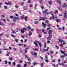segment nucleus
Instances as JSON below:
<instances>
[{"label":"nucleus","mask_w":67,"mask_h":67,"mask_svg":"<svg viewBox=\"0 0 67 67\" xmlns=\"http://www.w3.org/2000/svg\"><path fill=\"white\" fill-rule=\"evenodd\" d=\"M27 30V29L25 28V27H24L23 28V29H21V32L22 33V34H24V32H25V31H26Z\"/></svg>","instance_id":"nucleus-1"},{"label":"nucleus","mask_w":67,"mask_h":67,"mask_svg":"<svg viewBox=\"0 0 67 67\" xmlns=\"http://www.w3.org/2000/svg\"><path fill=\"white\" fill-rule=\"evenodd\" d=\"M48 49H49V47H48V48L46 49H43V52L46 51L47 52V51H48Z\"/></svg>","instance_id":"nucleus-2"},{"label":"nucleus","mask_w":67,"mask_h":67,"mask_svg":"<svg viewBox=\"0 0 67 67\" xmlns=\"http://www.w3.org/2000/svg\"><path fill=\"white\" fill-rule=\"evenodd\" d=\"M45 18L44 17H41L40 18V19H38V21H41V20H42V21H45Z\"/></svg>","instance_id":"nucleus-3"},{"label":"nucleus","mask_w":67,"mask_h":67,"mask_svg":"<svg viewBox=\"0 0 67 67\" xmlns=\"http://www.w3.org/2000/svg\"><path fill=\"white\" fill-rule=\"evenodd\" d=\"M53 30H49V31L48 32V33L49 34H52V32H53Z\"/></svg>","instance_id":"nucleus-4"},{"label":"nucleus","mask_w":67,"mask_h":67,"mask_svg":"<svg viewBox=\"0 0 67 67\" xmlns=\"http://www.w3.org/2000/svg\"><path fill=\"white\" fill-rule=\"evenodd\" d=\"M57 2H58V3L60 5H62V4L61 3V1H60L58 0H57Z\"/></svg>","instance_id":"nucleus-5"},{"label":"nucleus","mask_w":67,"mask_h":67,"mask_svg":"<svg viewBox=\"0 0 67 67\" xmlns=\"http://www.w3.org/2000/svg\"><path fill=\"white\" fill-rule=\"evenodd\" d=\"M67 12H65L64 15V16L65 18H67Z\"/></svg>","instance_id":"nucleus-6"},{"label":"nucleus","mask_w":67,"mask_h":67,"mask_svg":"<svg viewBox=\"0 0 67 67\" xmlns=\"http://www.w3.org/2000/svg\"><path fill=\"white\" fill-rule=\"evenodd\" d=\"M67 5L66 4V3L62 5V7L63 8H66V7H67Z\"/></svg>","instance_id":"nucleus-7"},{"label":"nucleus","mask_w":67,"mask_h":67,"mask_svg":"<svg viewBox=\"0 0 67 67\" xmlns=\"http://www.w3.org/2000/svg\"><path fill=\"white\" fill-rule=\"evenodd\" d=\"M60 52L62 53V54L65 55V54H66V53H65V51H64L62 50H61Z\"/></svg>","instance_id":"nucleus-8"},{"label":"nucleus","mask_w":67,"mask_h":67,"mask_svg":"<svg viewBox=\"0 0 67 67\" xmlns=\"http://www.w3.org/2000/svg\"><path fill=\"white\" fill-rule=\"evenodd\" d=\"M42 31L44 34H47V33L46 32H45V30L44 29L42 30Z\"/></svg>","instance_id":"nucleus-9"},{"label":"nucleus","mask_w":67,"mask_h":67,"mask_svg":"<svg viewBox=\"0 0 67 67\" xmlns=\"http://www.w3.org/2000/svg\"><path fill=\"white\" fill-rule=\"evenodd\" d=\"M23 9L24 10H27V8L26 6H24L23 7Z\"/></svg>","instance_id":"nucleus-10"},{"label":"nucleus","mask_w":67,"mask_h":67,"mask_svg":"<svg viewBox=\"0 0 67 67\" xmlns=\"http://www.w3.org/2000/svg\"><path fill=\"white\" fill-rule=\"evenodd\" d=\"M38 44L40 47H42V43H41V42H39Z\"/></svg>","instance_id":"nucleus-11"},{"label":"nucleus","mask_w":67,"mask_h":67,"mask_svg":"<svg viewBox=\"0 0 67 67\" xmlns=\"http://www.w3.org/2000/svg\"><path fill=\"white\" fill-rule=\"evenodd\" d=\"M10 25L12 26H14L15 24V23H11L9 24Z\"/></svg>","instance_id":"nucleus-12"},{"label":"nucleus","mask_w":67,"mask_h":67,"mask_svg":"<svg viewBox=\"0 0 67 67\" xmlns=\"http://www.w3.org/2000/svg\"><path fill=\"white\" fill-rule=\"evenodd\" d=\"M56 21L57 23H58L59 22L61 21V20L60 19H58L56 20Z\"/></svg>","instance_id":"nucleus-13"},{"label":"nucleus","mask_w":67,"mask_h":67,"mask_svg":"<svg viewBox=\"0 0 67 67\" xmlns=\"http://www.w3.org/2000/svg\"><path fill=\"white\" fill-rule=\"evenodd\" d=\"M42 26H43L45 27L46 26V24L44 23V22H42Z\"/></svg>","instance_id":"nucleus-14"},{"label":"nucleus","mask_w":67,"mask_h":67,"mask_svg":"<svg viewBox=\"0 0 67 67\" xmlns=\"http://www.w3.org/2000/svg\"><path fill=\"white\" fill-rule=\"evenodd\" d=\"M34 51H36V52H38V49L37 48H35L34 49Z\"/></svg>","instance_id":"nucleus-15"},{"label":"nucleus","mask_w":67,"mask_h":67,"mask_svg":"<svg viewBox=\"0 0 67 67\" xmlns=\"http://www.w3.org/2000/svg\"><path fill=\"white\" fill-rule=\"evenodd\" d=\"M29 36H31V35H32V33L31 31H30L29 32Z\"/></svg>","instance_id":"nucleus-16"},{"label":"nucleus","mask_w":67,"mask_h":67,"mask_svg":"<svg viewBox=\"0 0 67 67\" xmlns=\"http://www.w3.org/2000/svg\"><path fill=\"white\" fill-rule=\"evenodd\" d=\"M59 41L61 43H62V42H64V41L63 40H62L60 39H59Z\"/></svg>","instance_id":"nucleus-17"},{"label":"nucleus","mask_w":67,"mask_h":67,"mask_svg":"<svg viewBox=\"0 0 67 67\" xmlns=\"http://www.w3.org/2000/svg\"><path fill=\"white\" fill-rule=\"evenodd\" d=\"M34 44L35 45L36 47H38V44H37V43H35V42H34Z\"/></svg>","instance_id":"nucleus-18"},{"label":"nucleus","mask_w":67,"mask_h":67,"mask_svg":"<svg viewBox=\"0 0 67 67\" xmlns=\"http://www.w3.org/2000/svg\"><path fill=\"white\" fill-rule=\"evenodd\" d=\"M52 34H49L48 37H49V38H52Z\"/></svg>","instance_id":"nucleus-19"},{"label":"nucleus","mask_w":67,"mask_h":67,"mask_svg":"<svg viewBox=\"0 0 67 67\" xmlns=\"http://www.w3.org/2000/svg\"><path fill=\"white\" fill-rule=\"evenodd\" d=\"M39 3L41 4H43V2L42 0H39Z\"/></svg>","instance_id":"nucleus-20"},{"label":"nucleus","mask_w":67,"mask_h":67,"mask_svg":"<svg viewBox=\"0 0 67 67\" xmlns=\"http://www.w3.org/2000/svg\"><path fill=\"white\" fill-rule=\"evenodd\" d=\"M27 18H28V17L27 16H26L25 17L24 19L25 20V21H27Z\"/></svg>","instance_id":"nucleus-21"},{"label":"nucleus","mask_w":67,"mask_h":67,"mask_svg":"<svg viewBox=\"0 0 67 67\" xmlns=\"http://www.w3.org/2000/svg\"><path fill=\"white\" fill-rule=\"evenodd\" d=\"M48 2L49 4H50V5H51L52 4V2L51 1H49Z\"/></svg>","instance_id":"nucleus-22"},{"label":"nucleus","mask_w":67,"mask_h":67,"mask_svg":"<svg viewBox=\"0 0 67 67\" xmlns=\"http://www.w3.org/2000/svg\"><path fill=\"white\" fill-rule=\"evenodd\" d=\"M9 59L10 60H13V58L11 57H9Z\"/></svg>","instance_id":"nucleus-23"},{"label":"nucleus","mask_w":67,"mask_h":67,"mask_svg":"<svg viewBox=\"0 0 67 67\" xmlns=\"http://www.w3.org/2000/svg\"><path fill=\"white\" fill-rule=\"evenodd\" d=\"M33 64L34 65H38L39 64L37 63H36L35 62H34L33 63Z\"/></svg>","instance_id":"nucleus-24"},{"label":"nucleus","mask_w":67,"mask_h":67,"mask_svg":"<svg viewBox=\"0 0 67 67\" xmlns=\"http://www.w3.org/2000/svg\"><path fill=\"white\" fill-rule=\"evenodd\" d=\"M44 62H42L41 63V67H43V65H44Z\"/></svg>","instance_id":"nucleus-25"},{"label":"nucleus","mask_w":67,"mask_h":67,"mask_svg":"<svg viewBox=\"0 0 67 67\" xmlns=\"http://www.w3.org/2000/svg\"><path fill=\"white\" fill-rule=\"evenodd\" d=\"M10 35L12 36V37H14V38H15L16 37L15 36V35L11 34Z\"/></svg>","instance_id":"nucleus-26"},{"label":"nucleus","mask_w":67,"mask_h":67,"mask_svg":"<svg viewBox=\"0 0 67 67\" xmlns=\"http://www.w3.org/2000/svg\"><path fill=\"white\" fill-rule=\"evenodd\" d=\"M31 27L30 26H28L27 27V29L28 30H31Z\"/></svg>","instance_id":"nucleus-27"},{"label":"nucleus","mask_w":67,"mask_h":67,"mask_svg":"<svg viewBox=\"0 0 67 67\" xmlns=\"http://www.w3.org/2000/svg\"><path fill=\"white\" fill-rule=\"evenodd\" d=\"M24 15H22L21 16V20H23V19H24Z\"/></svg>","instance_id":"nucleus-28"},{"label":"nucleus","mask_w":67,"mask_h":67,"mask_svg":"<svg viewBox=\"0 0 67 67\" xmlns=\"http://www.w3.org/2000/svg\"><path fill=\"white\" fill-rule=\"evenodd\" d=\"M3 7L5 9H8V7H7V6L4 5L3 6Z\"/></svg>","instance_id":"nucleus-29"},{"label":"nucleus","mask_w":67,"mask_h":67,"mask_svg":"<svg viewBox=\"0 0 67 67\" xmlns=\"http://www.w3.org/2000/svg\"><path fill=\"white\" fill-rule=\"evenodd\" d=\"M46 13H47V10H45L43 11V14H45Z\"/></svg>","instance_id":"nucleus-30"},{"label":"nucleus","mask_w":67,"mask_h":67,"mask_svg":"<svg viewBox=\"0 0 67 67\" xmlns=\"http://www.w3.org/2000/svg\"><path fill=\"white\" fill-rule=\"evenodd\" d=\"M37 7V4H35V10H36V7Z\"/></svg>","instance_id":"nucleus-31"},{"label":"nucleus","mask_w":67,"mask_h":67,"mask_svg":"<svg viewBox=\"0 0 67 67\" xmlns=\"http://www.w3.org/2000/svg\"><path fill=\"white\" fill-rule=\"evenodd\" d=\"M44 48H46V42H44Z\"/></svg>","instance_id":"nucleus-32"},{"label":"nucleus","mask_w":67,"mask_h":67,"mask_svg":"<svg viewBox=\"0 0 67 67\" xmlns=\"http://www.w3.org/2000/svg\"><path fill=\"white\" fill-rule=\"evenodd\" d=\"M2 20L3 21H4L5 23H6V20L3 19H2Z\"/></svg>","instance_id":"nucleus-33"},{"label":"nucleus","mask_w":67,"mask_h":67,"mask_svg":"<svg viewBox=\"0 0 67 67\" xmlns=\"http://www.w3.org/2000/svg\"><path fill=\"white\" fill-rule=\"evenodd\" d=\"M20 31V29H19L18 28H17L16 29V32H18V31Z\"/></svg>","instance_id":"nucleus-34"},{"label":"nucleus","mask_w":67,"mask_h":67,"mask_svg":"<svg viewBox=\"0 0 67 67\" xmlns=\"http://www.w3.org/2000/svg\"><path fill=\"white\" fill-rule=\"evenodd\" d=\"M48 27H51V24H48L47 25Z\"/></svg>","instance_id":"nucleus-35"},{"label":"nucleus","mask_w":67,"mask_h":67,"mask_svg":"<svg viewBox=\"0 0 67 67\" xmlns=\"http://www.w3.org/2000/svg\"><path fill=\"white\" fill-rule=\"evenodd\" d=\"M14 18L13 21H14V22H16V19H15V18L14 17Z\"/></svg>","instance_id":"nucleus-36"},{"label":"nucleus","mask_w":67,"mask_h":67,"mask_svg":"<svg viewBox=\"0 0 67 67\" xmlns=\"http://www.w3.org/2000/svg\"><path fill=\"white\" fill-rule=\"evenodd\" d=\"M24 2L21 3L20 4V5L23 6V5H24Z\"/></svg>","instance_id":"nucleus-37"},{"label":"nucleus","mask_w":67,"mask_h":67,"mask_svg":"<svg viewBox=\"0 0 67 67\" xmlns=\"http://www.w3.org/2000/svg\"><path fill=\"white\" fill-rule=\"evenodd\" d=\"M55 13L57 14L58 13V10H55V12H54Z\"/></svg>","instance_id":"nucleus-38"},{"label":"nucleus","mask_w":67,"mask_h":67,"mask_svg":"<svg viewBox=\"0 0 67 67\" xmlns=\"http://www.w3.org/2000/svg\"><path fill=\"white\" fill-rule=\"evenodd\" d=\"M55 47L57 49H59V47L57 46V45H55Z\"/></svg>","instance_id":"nucleus-39"},{"label":"nucleus","mask_w":67,"mask_h":67,"mask_svg":"<svg viewBox=\"0 0 67 67\" xmlns=\"http://www.w3.org/2000/svg\"><path fill=\"white\" fill-rule=\"evenodd\" d=\"M51 38H49V37H48L47 38V41H50L51 40Z\"/></svg>","instance_id":"nucleus-40"},{"label":"nucleus","mask_w":67,"mask_h":67,"mask_svg":"<svg viewBox=\"0 0 67 67\" xmlns=\"http://www.w3.org/2000/svg\"><path fill=\"white\" fill-rule=\"evenodd\" d=\"M12 33H14V34H15L16 33H15V31L13 30H12Z\"/></svg>","instance_id":"nucleus-41"},{"label":"nucleus","mask_w":67,"mask_h":67,"mask_svg":"<svg viewBox=\"0 0 67 67\" xmlns=\"http://www.w3.org/2000/svg\"><path fill=\"white\" fill-rule=\"evenodd\" d=\"M22 62H23V60H20L19 63H22Z\"/></svg>","instance_id":"nucleus-42"},{"label":"nucleus","mask_w":67,"mask_h":67,"mask_svg":"<svg viewBox=\"0 0 67 67\" xmlns=\"http://www.w3.org/2000/svg\"><path fill=\"white\" fill-rule=\"evenodd\" d=\"M45 22L47 24H48L49 23V21L48 20L46 21Z\"/></svg>","instance_id":"nucleus-43"},{"label":"nucleus","mask_w":67,"mask_h":67,"mask_svg":"<svg viewBox=\"0 0 67 67\" xmlns=\"http://www.w3.org/2000/svg\"><path fill=\"white\" fill-rule=\"evenodd\" d=\"M34 55H35V56H37V54L36 53V52H35L34 53Z\"/></svg>","instance_id":"nucleus-44"},{"label":"nucleus","mask_w":67,"mask_h":67,"mask_svg":"<svg viewBox=\"0 0 67 67\" xmlns=\"http://www.w3.org/2000/svg\"><path fill=\"white\" fill-rule=\"evenodd\" d=\"M45 62H46V63H48V60L47 59H46L45 60Z\"/></svg>","instance_id":"nucleus-45"},{"label":"nucleus","mask_w":67,"mask_h":67,"mask_svg":"<svg viewBox=\"0 0 67 67\" xmlns=\"http://www.w3.org/2000/svg\"><path fill=\"white\" fill-rule=\"evenodd\" d=\"M14 17L15 18V19L16 20H20V18H19V17Z\"/></svg>","instance_id":"nucleus-46"},{"label":"nucleus","mask_w":67,"mask_h":67,"mask_svg":"<svg viewBox=\"0 0 67 67\" xmlns=\"http://www.w3.org/2000/svg\"><path fill=\"white\" fill-rule=\"evenodd\" d=\"M58 8L59 10H60V11H62V8L60 7H58Z\"/></svg>","instance_id":"nucleus-47"},{"label":"nucleus","mask_w":67,"mask_h":67,"mask_svg":"<svg viewBox=\"0 0 67 67\" xmlns=\"http://www.w3.org/2000/svg\"><path fill=\"white\" fill-rule=\"evenodd\" d=\"M15 41L16 42H18V41H19V40L18 39H15Z\"/></svg>","instance_id":"nucleus-48"},{"label":"nucleus","mask_w":67,"mask_h":67,"mask_svg":"<svg viewBox=\"0 0 67 67\" xmlns=\"http://www.w3.org/2000/svg\"><path fill=\"white\" fill-rule=\"evenodd\" d=\"M13 65H14V67H15V62H13Z\"/></svg>","instance_id":"nucleus-49"},{"label":"nucleus","mask_w":67,"mask_h":67,"mask_svg":"<svg viewBox=\"0 0 67 67\" xmlns=\"http://www.w3.org/2000/svg\"><path fill=\"white\" fill-rule=\"evenodd\" d=\"M18 45H19V46H22L23 45V44H22V43H20V44H18Z\"/></svg>","instance_id":"nucleus-50"},{"label":"nucleus","mask_w":67,"mask_h":67,"mask_svg":"<svg viewBox=\"0 0 67 67\" xmlns=\"http://www.w3.org/2000/svg\"><path fill=\"white\" fill-rule=\"evenodd\" d=\"M17 67H20L22 66L20 64H18L17 65Z\"/></svg>","instance_id":"nucleus-51"},{"label":"nucleus","mask_w":67,"mask_h":67,"mask_svg":"<svg viewBox=\"0 0 67 67\" xmlns=\"http://www.w3.org/2000/svg\"><path fill=\"white\" fill-rule=\"evenodd\" d=\"M50 53L51 54H54V52H53V51H51Z\"/></svg>","instance_id":"nucleus-52"},{"label":"nucleus","mask_w":67,"mask_h":67,"mask_svg":"<svg viewBox=\"0 0 67 67\" xmlns=\"http://www.w3.org/2000/svg\"><path fill=\"white\" fill-rule=\"evenodd\" d=\"M8 3L9 4H10V5H11V4H12V3H11V2H8Z\"/></svg>","instance_id":"nucleus-53"},{"label":"nucleus","mask_w":67,"mask_h":67,"mask_svg":"<svg viewBox=\"0 0 67 67\" xmlns=\"http://www.w3.org/2000/svg\"><path fill=\"white\" fill-rule=\"evenodd\" d=\"M65 55H61L60 56V57H61V58H64V57H65Z\"/></svg>","instance_id":"nucleus-54"},{"label":"nucleus","mask_w":67,"mask_h":67,"mask_svg":"<svg viewBox=\"0 0 67 67\" xmlns=\"http://www.w3.org/2000/svg\"><path fill=\"white\" fill-rule=\"evenodd\" d=\"M8 64L9 65H11V62L10 61H9L8 62Z\"/></svg>","instance_id":"nucleus-55"},{"label":"nucleus","mask_w":67,"mask_h":67,"mask_svg":"<svg viewBox=\"0 0 67 67\" xmlns=\"http://www.w3.org/2000/svg\"><path fill=\"white\" fill-rule=\"evenodd\" d=\"M50 13L52 14V15H53V11H51L50 12Z\"/></svg>","instance_id":"nucleus-56"},{"label":"nucleus","mask_w":67,"mask_h":67,"mask_svg":"<svg viewBox=\"0 0 67 67\" xmlns=\"http://www.w3.org/2000/svg\"><path fill=\"white\" fill-rule=\"evenodd\" d=\"M51 27H49L47 29V30L48 31V30H51Z\"/></svg>","instance_id":"nucleus-57"},{"label":"nucleus","mask_w":67,"mask_h":67,"mask_svg":"<svg viewBox=\"0 0 67 67\" xmlns=\"http://www.w3.org/2000/svg\"><path fill=\"white\" fill-rule=\"evenodd\" d=\"M38 22L37 21H36L35 22V24H37Z\"/></svg>","instance_id":"nucleus-58"},{"label":"nucleus","mask_w":67,"mask_h":67,"mask_svg":"<svg viewBox=\"0 0 67 67\" xmlns=\"http://www.w3.org/2000/svg\"><path fill=\"white\" fill-rule=\"evenodd\" d=\"M35 43H39V42H40L39 41H37V40H36L35 41Z\"/></svg>","instance_id":"nucleus-59"},{"label":"nucleus","mask_w":67,"mask_h":67,"mask_svg":"<svg viewBox=\"0 0 67 67\" xmlns=\"http://www.w3.org/2000/svg\"><path fill=\"white\" fill-rule=\"evenodd\" d=\"M3 4L1 3H0V8H1V5H2Z\"/></svg>","instance_id":"nucleus-60"},{"label":"nucleus","mask_w":67,"mask_h":67,"mask_svg":"<svg viewBox=\"0 0 67 67\" xmlns=\"http://www.w3.org/2000/svg\"><path fill=\"white\" fill-rule=\"evenodd\" d=\"M30 47H26L25 48V49H30Z\"/></svg>","instance_id":"nucleus-61"},{"label":"nucleus","mask_w":67,"mask_h":67,"mask_svg":"<svg viewBox=\"0 0 67 67\" xmlns=\"http://www.w3.org/2000/svg\"><path fill=\"white\" fill-rule=\"evenodd\" d=\"M3 33H2L1 34H0V36H3Z\"/></svg>","instance_id":"nucleus-62"},{"label":"nucleus","mask_w":67,"mask_h":67,"mask_svg":"<svg viewBox=\"0 0 67 67\" xmlns=\"http://www.w3.org/2000/svg\"><path fill=\"white\" fill-rule=\"evenodd\" d=\"M27 59H28V60H29V62H30V60H31V58H27Z\"/></svg>","instance_id":"nucleus-63"},{"label":"nucleus","mask_w":67,"mask_h":67,"mask_svg":"<svg viewBox=\"0 0 67 67\" xmlns=\"http://www.w3.org/2000/svg\"><path fill=\"white\" fill-rule=\"evenodd\" d=\"M62 29L63 30V31H64V27H62Z\"/></svg>","instance_id":"nucleus-64"}]
</instances>
